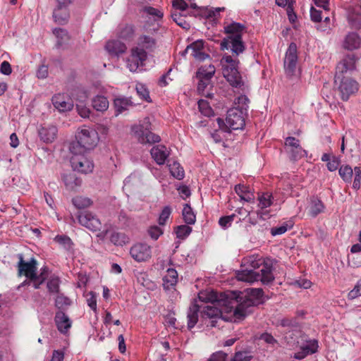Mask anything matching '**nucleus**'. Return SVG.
I'll use <instances>...</instances> for the list:
<instances>
[{"label":"nucleus","mask_w":361,"mask_h":361,"mask_svg":"<svg viewBox=\"0 0 361 361\" xmlns=\"http://www.w3.org/2000/svg\"><path fill=\"white\" fill-rule=\"evenodd\" d=\"M243 263L246 269L237 273L236 277L239 281L248 283L260 281L263 284H268L274 281L273 259L251 255L245 257Z\"/></svg>","instance_id":"1"},{"label":"nucleus","mask_w":361,"mask_h":361,"mask_svg":"<svg viewBox=\"0 0 361 361\" xmlns=\"http://www.w3.org/2000/svg\"><path fill=\"white\" fill-rule=\"evenodd\" d=\"M237 305L233 310L231 322H237L243 319L251 312V308L259 303L263 295L262 288H247L235 293Z\"/></svg>","instance_id":"2"},{"label":"nucleus","mask_w":361,"mask_h":361,"mask_svg":"<svg viewBox=\"0 0 361 361\" xmlns=\"http://www.w3.org/2000/svg\"><path fill=\"white\" fill-rule=\"evenodd\" d=\"M239 61L231 56L225 54L220 61L223 76L227 82L235 88L240 89L243 92L248 90V85L243 79L238 71Z\"/></svg>","instance_id":"3"},{"label":"nucleus","mask_w":361,"mask_h":361,"mask_svg":"<svg viewBox=\"0 0 361 361\" xmlns=\"http://www.w3.org/2000/svg\"><path fill=\"white\" fill-rule=\"evenodd\" d=\"M245 29L244 25L233 22L224 26L225 32L228 35L221 42L222 50L231 49L236 56L242 54L245 49V44L242 40V35Z\"/></svg>","instance_id":"4"},{"label":"nucleus","mask_w":361,"mask_h":361,"mask_svg":"<svg viewBox=\"0 0 361 361\" xmlns=\"http://www.w3.org/2000/svg\"><path fill=\"white\" fill-rule=\"evenodd\" d=\"M75 137L76 142L70 145L71 153L87 152L93 149L99 140L97 130L85 126L78 129Z\"/></svg>","instance_id":"5"},{"label":"nucleus","mask_w":361,"mask_h":361,"mask_svg":"<svg viewBox=\"0 0 361 361\" xmlns=\"http://www.w3.org/2000/svg\"><path fill=\"white\" fill-rule=\"evenodd\" d=\"M19 262L18 264V275L25 276L27 279L32 282V286L35 289H38L44 281L45 276L44 273L37 274V260L32 258L29 262H25L22 255H19Z\"/></svg>","instance_id":"6"},{"label":"nucleus","mask_w":361,"mask_h":361,"mask_svg":"<svg viewBox=\"0 0 361 361\" xmlns=\"http://www.w3.org/2000/svg\"><path fill=\"white\" fill-rule=\"evenodd\" d=\"M150 121L145 118L142 123L134 125L132 128L133 137L141 144H153L160 141V137L152 133L150 130Z\"/></svg>","instance_id":"7"},{"label":"nucleus","mask_w":361,"mask_h":361,"mask_svg":"<svg viewBox=\"0 0 361 361\" xmlns=\"http://www.w3.org/2000/svg\"><path fill=\"white\" fill-rule=\"evenodd\" d=\"M86 153H71V164L74 171L85 174L92 172L94 164L92 160L87 157Z\"/></svg>","instance_id":"8"},{"label":"nucleus","mask_w":361,"mask_h":361,"mask_svg":"<svg viewBox=\"0 0 361 361\" xmlns=\"http://www.w3.org/2000/svg\"><path fill=\"white\" fill-rule=\"evenodd\" d=\"M335 82L338 85L341 99L343 101H347L350 95L356 93L359 90V84L355 80L344 75H341L339 79L335 77Z\"/></svg>","instance_id":"9"},{"label":"nucleus","mask_w":361,"mask_h":361,"mask_svg":"<svg viewBox=\"0 0 361 361\" xmlns=\"http://www.w3.org/2000/svg\"><path fill=\"white\" fill-rule=\"evenodd\" d=\"M147 58V51L140 47L133 48L130 55L126 60L128 68L131 72H136L140 70L144 66Z\"/></svg>","instance_id":"10"},{"label":"nucleus","mask_w":361,"mask_h":361,"mask_svg":"<svg viewBox=\"0 0 361 361\" xmlns=\"http://www.w3.org/2000/svg\"><path fill=\"white\" fill-rule=\"evenodd\" d=\"M284 69L288 77L297 75L298 73V55L297 46L295 43H290L286 51L284 59Z\"/></svg>","instance_id":"11"},{"label":"nucleus","mask_w":361,"mask_h":361,"mask_svg":"<svg viewBox=\"0 0 361 361\" xmlns=\"http://www.w3.org/2000/svg\"><path fill=\"white\" fill-rule=\"evenodd\" d=\"M246 113L239 108H232L227 112L226 118V127L231 130L242 129L245 125Z\"/></svg>","instance_id":"12"},{"label":"nucleus","mask_w":361,"mask_h":361,"mask_svg":"<svg viewBox=\"0 0 361 361\" xmlns=\"http://www.w3.org/2000/svg\"><path fill=\"white\" fill-rule=\"evenodd\" d=\"M130 254L137 262H147L152 257V247L146 243H136L131 247Z\"/></svg>","instance_id":"13"},{"label":"nucleus","mask_w":361,"mask_h":361,"mask_svg":"<svg viewBox=\"0 0 361 361\" xmlns=\"http://www.w3.org/2000/svg\"><path fill=\"white\" fill-rule=\"evenodd\" d=\"M285 148L290 158L293 160L299 159L307 155L306 151L300 146V140L294 137L286 138Z\"/></svg>","instance_id":"14"},{"label":"nucleus","mask_w":361,"mask_h":361,"mask_svg":"<svg viewBox=\"0 0 361 361\" xmlns=\"http://www.w3.org/2000/svg\"><path fill=\"white\" fill-rule=\"evenodd\" d=\"M233 312V310L230 311L231 314L229 317H223L221 311L219 308L214 307V305H207L203 307L201 313L203 317L209 318L210 319L209 323H208L207 325L214 327L216 326L217 319H223L226 321H231L230 319L232 318Z\"/></svg>","instance_id":"15"},{"label":"nucleus","mask_w":361,"mask_h":361,"mask_svg":"<svg viewBox=\"0 0 361 361\" xmlns=\"http://www.w3.org/2000/svg\"><path fill=\"white\" fill-rule=\"evenodd\" d=\"M78 222L82 226L86 227L92 231H100L102 223L99 219L93 214L89 212H83L78 215Z\"/></svg>","instance_id":"16"},{"label":"nucleus","mask_w":361,"mask_h":361,"mask_svg":"<svg viewBox=\"0 0 361 361\" xmlns=\"http://www.w3.org/2000/svg\"><path fill=\"white\" fill-rule=\"evenodd\" d=\"M357 59L353 54L343 57L336 66V78L339 79L344 73H351L356 68Z\"/></svg>","instance_id":"17"},{"label":"nucleus","mask_w":361,"mask_h":361,"mask_svg":"<svg viewBox=\"0 0 361 361\" xmlns=\"http://www.w3.org/2000/svg\"><path fill=\"white\" fill-rule=\"evenodd\" d=\"M203 40H197L187 47L185 52L190 54L195 59L202 61L209 58L206 54Z\"/></svg>","instance_id":"18"},{"label":"nucleus","mask_w":361,"mask_h":361,"mask_svg":"<svg viewBox=\"0 0 361 361\" xmlns=\"http://www.w3.org/2000/svg\"><path fill=\"white\" fill-rule=\"evenodd\" d=\"M52 104L59 111H70L73 107V99L65 94H57L52 97Z\"/></svg>","instance_id":"19"},{"label":"nucleus","mask_w":361,"mask_h":361,"mask_svg":"<svg viewBox=\"0 0 361 361\" xmlns=\"http://www.w3.org/2000/svg\"><path fill=\"white\" fill-rule=\"evenodd\" d=\"M347 18L352 28H361V4L350 6L347 9Z\"/></svg>","instance_id":"20"},{"label":"nucleus","mask_w":361,"mask_h":361,"mask_svg":"<svg viewBox=\"0 0 361 361\" xmlns=\"http://www.w3.org/2000/svg\"><path fill=\"white\" fill-rule=\"evenodd\" d=\"M57 128L51 124H43L38 129V135L41 140L46 143H51L56 138Z\"/></svg>","instance_id":"21"},{"label":"nucleus","mask_w":361,"mask_h":361,"mask_svg":"<svg viewBox=\"0 0 361 361\" xmlns=\"http://www.w3.org/2000/svg\"><path fill=\"white\" fill-rule=\"evenodd\" d=\"M152 158L159 165L165 163L166 159L169 156V150L164 145H159L153 147L150 151Z\"/></svg>","instance_id":"22"},{"label":"nucleus","mask_w":361,"mask_h":361,"mask_svg":"<svg viewBox=\"0 0 361 361\" xmlns=\"http://www.w3.org/2000/svg\"><path fill=\"white\" fill-rule=\"evenodd\" d=\"M55 322L58 330L62 334L67 333L71 327V321L68 317L61 311L56 312Z\"/></svg>","instance_id":"23"},{"label":"nucleus","mask_w":361,"mask_h":361,"mask_svg":"<svg viewBox=\"0 0 361 361\" xmlns=\"http://www.w3.org/2000/svg\"><path fill=\"white\" fill-rule=\"evenodd\" d=\"M61 179L66 188L68 190H74L81 185V180L73 173H64L61 175Z\"/></svg>","instance_id":"24"},{"label":"nucleus","mask_w":361,"mask_h":361,"mask_svg":"<svg viewBox=\"0 0 361 361\" xmlns=\"http://www.w3.org/2000/svg\"><path fill=\"white\" fill-rule=\"evenodd\" d=\"M235 191L241 200L247 202H254L255 195L249 186L242 184L236 185L235 186Z\"/></svg>","instance_id":"25"},{"label":"nucleus","mask_w":361,"mask_h":361,"mask_svg":"<svg viewBox=\"0 0 361 361\" xmlns=\"http://www.w3.org/2000/svg\"><path fill=\"white\" fill-rule=\"evenodd\" d=\"M178 281V273L176 269L169 268L166 274L163 276V286L166 290L173 288Z\"/></svg>","instance_id":"26"},{"label":"nucleus","mask_w":361,"mask_h":361,"mask_svg":"<svg viewBox=\"0 0 361 361\" xmlns=\"http://www.w3.org/2000/svg\"><path fill=\"white\" fill-rule=\"evenodd\" d=\"M105 48L112 55H118L126 51V46L119 40H109Z\"/></svg>","instance_id":"27"},{"label":"nucleus","mask_w":361,"mask_h":361,"mask_svg":"<svg viewBox=\"0 0 361 361\" xmlns=\"http://www.w3.org/2000/svg\"><path fill=\"white\" fill-rule=\"evenodd\" d=\"M361 45V39L359 35L355 32L349 33L344 41V48L353 50L358 49Z\"/></svg>","instance_id":"28"},{"label":"nucleus","mask_w":361,"mask_h":361,"mask_svg":"<svg viewBox=\"0 0 361 361\" xmlns=\"http://www.w3.org/2000/svg\"><path fill=\"white\" fill-rule=\"evenodd\" d=\"M324 205L317 197H313L310 199L308 206V213L312 217H316L319 214L324 212Z\"/></svg>","instance_id":"29"},{"label":"nucleus","mask_w":361,"mask_h":361,"mask_svg":"<svg viewBox=\"0 0 361 361\" xmlns=\"http://www.w3.org/2000/svg\"><path fill=\"white\" fill-rule=\"evenodd\" d=\"M67 7L68 6H62L58 4L57 7L54 9L53 13L55 22L59 24H64L68 21L69 14Z\"/></svg>","instance_id":"30"},{"label":"nucleus","mask_w":361,"mask_h":361,"mask_svg":"<svg viewBox=\"0 0 361 361\" xmlns=\"http://www.w3.org/2000/svg\"><path fill=\"white\" fill-rule=\"evenodd\" d=\"M216 69L213 65L201 66L197 72V78L199 80H211L215 73Z\"/></svg>","instance_id":"31"},{"label":"nucleus","mask_w":361,"mask_h":361,"mask_svg":"<svg viewBox=\"0 0 361 361\" xmlns=\"http://www.w3.org/2000/svg\"><path fill=\"white\" fill-rule=\"evenodd\" d=\"M92 105L97 111H105L109 108V101L106 97L97 95L92 99Z\"/></svg>","instance_id":"32"},{"label":"nucleus","mask_w":361,"mask_h":361,"mask_svg":"<svg viewBox=\"0 0 361 361\" xmlns=\"http://www.w3.org/2000/svg\"><path fill=\"white\" fill-rule=\"evenodd\" d=\"M155 44V40L152 37L142 35L139 38L137 47H140L145 51H151L154 48Z\"/></svg>","instance_id":"33"},{"label":"nucleus","mask_w":361,"mask_h":361,"mask_svg":"<svg viewBox=\"0 0 361 361\" xmlns=\"http://www.w3.org/2000/svg\"><path fill=\"white\" fill-rule=\"evenodd\" d=\"M110 240L115 245L123 246L129 242V238L124 233L113 232Z\"/></svg>","instance_id":"34"},{"label":"nucleus","mask_w":361,"mask_h":361,"mask_svg":"<svg viewBox=\"0 0 361 361\" xmlns=\"http://www.w3.org/2000/svg\"><path fill=\"white\" fill-rule=\"evenodd\" d=\"M133 105L132 102L128 98H116L114 100V106L117 114H121Z\"/></svg>","instance_id":"35"},{"label":"nucleus","mask_w":361,"mask_h":361,"mask_svg":"<svg viewBox=\"0 0 361 361\" xmlns=\"http://www.w3.org/2000/svg\"><path fill=\"white\" fill-rule=\"evenodd\" d=\"M170 173L172 176L178 180H182L184 178L185 173L183 167L177 161H173L169 164Z\"/></svg>","instance_id":"36"},{"label":"nucleus","mask_w":361,"mask_h":361,"mask_svg":"<svg viewBox=\"0 0 361 361\" xmlns=\"http://www.w3.org/2000/svg\"><path fill=\"white\" fill-rule=\"evenodd\" d=\"M293 225L294 223L291 220L285 221L281 226L272 228L271 229V233L274 236L282 235L285 233L288 230L292 228Z\"/></svg>","instance_id":"37"},{"label":"nucleus","mask_w":361,"mask_h":361,"mask_svg":"<svg viewBox=\"0 0 361 361\" xmlns=\"http://www.w3.org/2000/svg\"><path fill=\"white\" fill-rule=\"evenodd\" d=\"M182 214L183 220L187 224H194L195 223L196 216L189 204H185Z\"/></svg>","instance_id":"38"},{"label":"nucleus","mask_w":361,"mask_h":361,"mask_svg":"<svg viewBox=\"0 0 361 361\" xmlns=\"http://www.w3.org/2000/svg\"><path fill=\"white\" fill-rule=\"evenodd\" d=\"M199 311L197 305H193L189 310L188 313V326L189 329H192L197 324L198 320L197 312Z\"/></svg>","instance_id":"39"},{"label":"nucleus","mask_w":361,"mask_h":361,"mask_svg":"<svg viewBox=\"0 0 361 361\" xmlns=\"http://www.w3.org/2000/svg\"><path fill=\"white\" fill-rule=\"evenodd\" d=\"M354 170L349 165H342L338 170L341 178L346 183H350Z\"/></svg>","instance_id":"40"},{"label":"nucleus","mask_w":361,"mask_h":361,"mask_svg":"<svg viewBox=\"0 0 361 361\" xmlns=\"http://www.w3.org/2000/svg\"><path fill=\"white\" fill-rule=\"evenodd\" d=\"M54 240L66 250H71L73 248V243L67 235H58L54 238Z\"/></svg>","instance_id":"41"},{"label":"nucleus","mask_w":361,"mask_h":361,"mask_svg":"<svg viewBox=\"0 0 361 361\" xmlns=\"http://www.w3.org/2000/svg\"><path fill=\"white\" fill-rule=\"evenodd\" d=\"M73 204L78 209H84L90 207L92 204V201L83 196H76L72 200Z\"/></svg>","instance_id":"42"},{"label":"nucleus","mask_w":361,"mask_h":361,"mask_svg":"<svg viewBox=\"0 0 361 361\" xmlns=\"http://www.w3.org/2000/svg\"><path fill=\"white\" fill-rule=\"evenodd\" d=\"M258 207L261 209L270 207L272 204V195L269 192L263 193L258 197Z\"/></svg>","instance_id":"43"},{"label":"nucleus","mask_w":361,"mask_h":361,"mask_svg":"<svg viewBox=\"0 0 361 361\" xmlns=\"http://www.w3.org/2000/svg\"><path fill=\"white\" fill-rule=\"evenodd\" d=\"M60 286V279L53 276L50 277L47 283V287L50 293H59Z\"/></svg>","instance_id":"44"},{"label":"nucleus","mask_w":361,"mask_h":361,"mask_svg":"<svg viewBox=\"0 0 361 361\" xmlns=\"http://www.w3.org/2000/svg\"><path fill=\"white\" fill-rule=\"evenodd\" d=\"M318 348V343L315 339L307 341L305 343L302 344L300 350H302L307 355L313 354L317 352Z\"/></svg>","instance_id":"45"},{"label":"nucleus","mask_w":361,"mask_h":361,"mask_svg":"<svg viewBox=\"0 0 361 361\" xmlns=\"http://www.w3.org/2000/svg\"><path fill=\"white\" fill-rule=\"evenodd\" d=\"M53 33L58 39V45L61 46L67 42L69 39V36L67 31L62 28H55Z\"/></svg>","instance_id":"46"},{"label":"nucleus","mask_w":361,"mask_h":361,"mask_svg":"<svg viewBox=\"0 0 361 361\" xmlns=\"http://www.w3.org/2000/svg\"><path fill=\"white\" fill-rule=\"evenodd\" d=\"M198 107L202 114L209 117L213 115V111L209 102L204 99H200L198 102Z\"/></svg>","instance_id":"47"},{"label":"nucleus","mask_w":361,"mask_h":361,"mask_svg":"<svg viewBox=\"0 0 361 361\" xmlns=\"http://www.w3.org/2000/svg\"><path fill=\"white\" fill-rule=\"evenodd\" d=\"M198 298L201 301L205 302H212L217 300L216 293L213 291H202L199 293Z\"/></svg>","instance_id":"48"},{"label":"nucleus","mask_w":361,"mask_h":361,"mask_svg":"<svg viewBox=\"0 0 361 361\" xmlns=\"http://www.w3.org/2000/svg\"><path fill=\"white\" fill-rule=\"evenodd\" d=\"M71 300L63 294L58 293L55 299V305L59 309H64L71 305Z\"/></svg>","instance_id":"49"},{"label":"nucleus","mask_w":361,"mask_h":361,"mask_svg":"<svg viewBox=\"0 0 361 361\" xmlns=\"http://www.w3.org/2000/svg\"><path fill=\"white\" fill-rule=\"evenodd\" d=\"M192 232V228L188 225H180L176 228V236L180 239H185Z\"/></svg>","instance_id":"50"},{"label":"nucleus","mask_w":361,"mask_h":361,"mask_svg":"<svg viewBox=\"0 0 361 361\" xmlns=\"http://www.w3.org/2000/svg\"><path fill=\"white\" fill-rule=\"evenodd\" d=\"M248 104H249L248 98L245 95L243 94L235 99V106L234 108H239L240 110H243V111L245 113H246L247 109L248 108Z\"/></svg>","instance_id":"51"},{"label":"nucleus","mask_w":361,"mask_h":361,"mask_svg":"<svg viewBox=\"0 0 361 361\" xmlns=\"http://www.w3.org/2000/svg\"><path fill=\"white\" fill-rule=\"evenodd\" d=\"M135 90L140 97L147 102H149V94L148 90L142 83H137Z\"/></svg>","instance_id":"52"},{"label":"nucleus","mask_w":361,"mask_h":361,"mask_svg":"<svg viewBox=\"0 0 361 361\" xmlns=\"http://www.w3.org/2000/svg\"><path fill=\"white\" fill-rule=\"evenodd\" d=\"M87 103H75L78 114L82 118H89L91 110L86 105Z\"/></svg>","instance_id":"53"},{"label":"nucleus","mask_w":361,"mask_h":361,"mask_svg":"<svg viewBox=\"0 0 361 361\" xmlns=\"http://www.w3.org/2000/svg\"><path fill=\"white\" fill-rule=\"evenodd\" d=\"M172 212V209L169 206H166L163 208L159 217V225L164 226L166 224V221L169 218Z\"/></svg>","instance_id":"54"},{"label":"nucleus","mask_w":361,"mask_h":361,"mask_svg":"<svg viewBox=\"0 0 361 361\" xmlns=\"http://www.w3.org/2000/svg\"><path fill=\"white\" fill-rule=\"evenodd\" d=\"M361 296V278L357 281L354 288L348 293V298L354 300Z\"/></svg>","instance_id":"55"},{"label":"nucleus","mask_w":361,"mask_h":361,"mask_svg":"<svg viewBox=\"0 0 361 361\" xmlns=\"http://www.w3.org/2000/svg\"><path fill=\"white\" fill-rule=\"evenodd\" d=\"M74 95L75 97L76 103H87L89 94L86 90L78 89L75 90Z\"/></svg>","instance_id":"56"},{"label":"nucleus","mask_w":361,"mask_h":361,"mask_svg":"<svg viewBox=\"0 0 361 361\" xmlns=\"http://www.w3.org/2000/svg\"><path fill=\"white\" fill-rule=\"evenodd\" d=\"M211 86L210 81L207 80H199L197 90L200 93L202 94L206 97H209L211 95L207 91V89Z\"/></svg>","instance_id":"57"},{"label":"nucleus","mask_w":361,"mask_h":361,"mask_svg":"<svg viewBox=\"0 0 361 361\" xmlns=\"http://www.w3.org/2000/svg\"><path fill=\"white\" fill-rule=\"evenodd\" d=\"M252 355L247 351H240L235 353L231 361H250Z\"/></svg>","instance_id":"58"},{"label":"nucleus","mask_w":361,"mask_h":361,"mask_svg":"<svg viewBox=\"0 0 361 361\" xmlns=\"http://www.w3.org/2000/svg\"><path fill=\"white\" fill-rule=\"evenodd\" d=\"M235 216V214H231L229 216L221 217L219 219V224L224 228H228L231 226V224L233 221Z\"/></svg>","instance_id":"59"},{"label":"nucleus","mask_w":361,"mask_h":361,"mask_svg":"<svg viewBox=\"0 0 361 361\" xmlns=\"http://www.w3.org/2000/svg\"><path fill=\"white\" fill-rule=\"evenodd\" d=\"M134 32V30L132 25H125L120 32V37L123 39L130 38Z\"/></svg>","instance_id":"60"},{"label":"nucleus","mask_w":361,"mask_h":361,"mask_svg":"<svg viewBox=\"0 0 361 361\" xmlns=\"http://www.w3.org/2000/svg\"><path fill=\"white\" fill-rule=\"evenodd\" d=\"M148 233L152 239L157 240L163 233V231L159 226H154L149 228Z\"/></svg>","instance_id":"61"},{"label":"nucleus","mask_w":361,"mask_h":361,"mask_svg":"<svg viewBox=\"0 0 361 361\" xmlns=\"http://www.w3.org/2000/svg\"><path fill=\"white\" fill-rule=\"evenodd\" d=\"M354 174L355 178L353 181V188L355 189H358L360 185V180H361V169L360 167H355L354 169Z\"/></svg>","instance_id":"62"},{"label":"nucleus","mask_w":361,"mask_h":361,"mask_svg":"<svg viewBox=\"0 0 361 361\" xmlns=\"http://www.w3.org/2000/svg\"><path fill=\"white\" fill-rule=\"evenodd\" d=\"M322 11L312 7L310 9L311 19L314 22H320L322 20Z\"/></svg>","instance_id":"63"},{"label":"nucleus","mask_w":361,"mask_h":361,"mask_svg":"<svg viewBox=\"0 0 361 361\" xmlns=\"http://www.w3.org/2000/svg\"><path fill=\"white\" fill-rule=\"evenodd\" d=\"M226 357L227 355L225 353L219 351L214 353L208 361H226Z\"/></svg>","instance_id":"64"}]
</instances>
